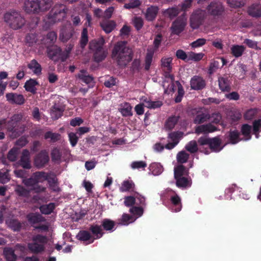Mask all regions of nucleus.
I'll list each match as a JSON object with an SVG mask.
<instances>
[{"label": "nucleus", "instance_id": "1", "mask_svg": "<svg viewBox=\"0 0 261 261\" xmlns=\"http://www.w3.org/2000/svg\"><path fill=\"white\" fill-rule=\"evenodd\" d=\"M134 53L131 48L127 45V42H118L114 46L111 54L112 59L121 68H125L132 60Z\"/></svg>", "mask_w": 261, "mask_h": 261}, {"label": "nucleus", "instance_id": "2", "mask_svg": "<svg viewBox=\"0 0 261 261\" xmlns=\"http://www.w3.org/2000/svg\"><path fill=\"white\" fill-rule=\"evenodd\" d=\"M4 21L13 30L21 29L25 24L26 20L21 13L16 10H11L3 15Z\"/></svg>", "mask_w": 261, "mask_h": 261}, {"label": "nucleus", "instance_id": "3", "mask_svg": "<svg viewBox=\"0 0 261 261\" xmlns=\"http://www.w3.org/2000/svg\"><path fill=\"white\" fill-rule=\"evenodd\" d=\"M22 116L20 114H16L13 115L9 120L6 119L0 120V130L5 128L8 132L12 133V136L15 138L19 136L22 132L19 128V122L22 119Z\"/></svg>", "mask_w": 261, "mask_h": 261}, {"label": "nucleus", "instance_id": "4", "mask_svg": "<svg viewBox=\"0 0 261 261\" xmlns=\"http://www.w3.org/2000/svg\"><path fill=\"white\" fill-rule=\"evenodd\" d=\"M32 241L27 245L29 250L34 254H39L44 251L48 239L45 236L37 234L32 237Z\"/></svg>", "mask_w": 261, "mask_h": 261}, {"label": "nucleus", "instance_id": "5", "mask_svg": "<svg viewBox=\"0 0 261 261\" xmlns=\"http://www.w3.org/2000/svg\"><path fill=\"white\" fill-rule=\"evenodd\" d=\"M27 10L33 13H39L40 11H45L51 7L50 0H28L25 3Z\"/></svg>", "mask_w": 261, "mask_h": 261}, {"label": "nucleus", "instance_id": "6", "mask_svg": "<svg viewBox=\"0 0 261 261\" xmlns=\"http://www.w3.org/2000/svg\"><path fill=\"white\" fill-rule=\"evenodd\" d=\"M67 10L66 6L64 5H55L48 15L49 23L53 24L63 20L66 16Z\"/></svg>", "mask_w": 261, "mask_h": 261}, {"label": "nucleus", "instance_id": "7", "mask_svg": "<svg viewBox=\"0 0 261 261\" xmlns=\"http://www.w3.org/2000/svg\"><path fill=\"white\" fill-rule=\"evenodd\" d=\"M198 143L201 146L208 145L212 151L219 152L222 149L221 140L217 137L212 138L201 137L198 139Z\"/></svg>", "mask_w": 261, "mask_h": 261}, {"label": "nucleus", "instance_id": "8", "mask_svg": "<svg viewBox=\"0 0 261 261\" xmlns=\"http://www.w3.org/2000/svg\"><path fill=\"white\" fill-rule=\"evenodd\" d=\"M47 54L48 57L55 61L61 60L62 62H64L68 58L67 54L63 52L61 47L57 46L47 47Z\"/></svg>", "mask_w": 261, "mask_h": 261}, {"label": "nucleus", "instance_id": "9", "mask_svg": "<svg viewBox=\"0 0 261 261\" xmlns=\"http://www.w3.org/2000/svg\"><path fill=\"white\" fill-rule=\"evenodd\" d=\"M205 17V11L201 9H197L194 11L190 17L191 27L197 29L202 24Z\"/></svg>", "mask_w": 261, "mask_h": 261}, {"label": "nucleus", "instance_id": "10", "mask_svg": "<svg viewBox=\"0 0 261 261\" xmlns=\"http://www.w3.org/2000/svg\"><path fill=\"white\" fill-rule=\"evenodd\" d=\"M206 10L209 15L215 17L222 15L224 8L221 2L215 0L207 6Z\"/></svg>", "mask_w": 261, "mask_h": 261}, {"label": "nucleus", "instance_id": "11", "mask_svg": "<svg viewBox=\"0 0 261 261\" xmlns=\"http://www.w3.org/2000/svg\"><path fill=\"white\" fill-rule=\"evenodd\" d=\"M192 114L195 115L193 119V123L196 124H202L206 122L210 118V114L203 112L201 108L192 110Z\"/></svg>", "mask_w": 261, "mask_h": 261}, {"label": "nucleus", "instance_id": "12", "mask_svg": "<svg viewBox=\"0 0 261 261\" xmlns=\"http://www.w3.org/2000/svg\"><path fill=\"white\" fill-rule=\"evenodd\" d=\"M186 24V20L184 17H178L172 23L171 27L172 33L179 35L184 30Z\"/></svg>", "mask_w": 261, "mask_h": 261}, {"label": "nucleus", "instance_id": "13", "mask_svg": "<svg viewBox=\"0 0 261 261\" xmlns=\"http://www.w3.org/2000/svg\"><path fill=\"white\" fill-rule=\"evenodd\" d=\"M49 161V156L45 150H41L35 157L34 164L35 166L40 168L45 166Z\"/></svg>", "mask_w": 261, "mask_h": 261}, {"label": "nucleus", "instance_id": "14", "mask_svg": "<svg viewBox=\"0 0 261 261\" xmlns=\"http://www.w3.org/2000/svg\"><path fill=\"white\" fill-rule=\"evenodd\" d=\"M74 33V29L72 27H64L60 30L59 39L61 42L66 43L73 37Z\"/></svg>", "mask_w": 261, "mask_h": 261}, {"label": "nucleus", "instance_id": "15", "mask_svg": "<svg viewBox=\"0 0 261 261\" xmlns=\"http://www.w3.org/2000/svg\"><path fill=\"white\" fill-rule=\"evenodd\" d=\"M206 86V82L203 77L195 75L190 80L191 88L194 90H201Z\"/></svg>", "mask_w": 261, "mask_h": 261}, {"label": "nucleus", "instance_id": "16", "mask_svg": "<svg viewBox=\"0 0 261 261\" xmlns=\"http://www.w3.org/2000/svg\"><path fill=\"white\" fill-rule=\"evenodd\" d=\"M7 100L11 104L22 105L25 102V98L23 95L16 93H8L6 94Z\"/></svg>", "mask_w": 261, "mask_h": 261}, {"label": "nucleus", "instance_id": "17", "mask_svg": "<svg viewBox=\"0 0 261 261\" xmlns=\"http://www.w3.org/2000/svg\"><path fill=\"white\" fill-rule=\"evenodd\" d=\"M22 182L28 187H30L31 190H35L36 192H43L45 188L38 185L37 180L33 175L30 178L23 179Z\"/></svg>", "mask_w": 261, "mask_h": 261}, {"label": "nucleus", "instance_id": "18", "mask_svg": "<svg viewBox=\"0 0 261 261\" xmlns=\"http://www.w3.org/2000/svg\"><path fill=\"white\" fill-rule=\"evenodd\" d=\"M217 130L216 126L213 125L212 123H209L206 124H201L198 125L195 128V133L199 135L201 134H206L210 133H213Z\"/></svg>", "mask_w": 261, "mask_h": 261}, {"label": "nucleus", "instance_id": "19", "mask_svg": "<svg viewBox=\"0 0 261 261\" xmlns=\"http://www.w3.org/2000/svg\"><path fill=\"white\" fill-rule=\"evenodd\" d=\"M89 230V231L91 232V234L92 236V239L90 242V243H93L95 240L101 238L105 233L101 228V226L97 224L90 225Z\"/></svg>", "mask_w": 261, "mask_h": 261}, {"label": "nucleus", "instance_id": "20", "mask_svg": "<svg viewBox=\"0 0 261 261\" xmlns=\"http://www.w3.org/2000/svg\"><path fill=\"white\" fill-rule=\"evenodd\" d=\"M231 82L229 79V76L225 75L218 78V84L220 89L221 91L229 92L231 90Z\"/></svg>", "mask_w": 261, "mask_h": 261}, {"label": "nucleus", "instance_id": "21", "mask_svg": "<svg viewBox=\"0 0 261 261\" xmlns=\"http://www.w3.org/2000/svg\"><path fill=\"white\" fill-rule=\"evenodd\" d=\"M19 164L24 169H31L30 154L28 149H24L22 151V155L19 161Z\"/></svg>", "mask_w": 261, "mask_h": 261}, {"label": "nucleus", "instance_id": "22", "mask_svg": "<svg viewBox=\"0 0 261 261\" xmlns=\"http://www.w3.org/2000/svg\"><path fill=\"white\" fill-rule=\"evenodd\" d=\"M81 82L88 85L94 83V77L88 74L87 71L85 69H82L80 72L76 75Z\"/></svg>", "mask_w": 261, "mask_h": 261}, {"label": "nucleus", "instance_id": "23", "mask_svg": "<svg viewBox=\"0 0 261 261\" xmlns=\"http://www.w3.org/2000/svg\"><path fill=\"white\" fill-rule=\"evenodd\" d=\"M247 13L253 17L258 18L261 17V4H252L248 7Z\"/></svg>", "mask_w": 261, "mask_h": 261}, {"label": "nucleus", "instance_id": "24", "mask_svg": "<svg viewBox=\"0 0 261 261\" xmlns=\"http://www.w3.org/2000/svg\"><path fill=\"white\" fill-rule=\"evenodd\" d=\"M100 26L105 33L108 34L115 28L116 23L114 20H105L100 23Z\"/></svg>", "mask_w": 261, "mask_h": 261}, {"label": "nucleus", "instance_id": "25", "mask_svg": "<svg viewBox=\"0 0 261 261\" xmlns=\"http://www.w3.org/2000/svg\"><path fill=\"white\" fill-rule=\"evenodd\" d=\"M39 85V83L36 80L30 79L26 81L24 85V88L27 91L31 92L33 94H35L37 93L36 86Z\"/></svg>", "mask_w": 261, "mask_h": 261}, {"label": "nucleus", "instance_id": "26", "mask_svg": "<svg viewBox=\"0 0 261 261\" xmlns=\"http://www.w3.org/2000/svg\"><path fill=\"white\" fill-rule=\"evenodd\" d=\"M105 43V39L102 37L98 40H92L89 43V48L94 52L100 50L103 48Z\"/></svg>", "mask_w": 261, "mask_h": 261}, {"label": "nucleus", "instance_id": "27", "mask_svg": "<svg viewBox=\"0 0 261 261\" xmlns=\"http://www.w3.org/2000/svg\"><path fill=\"white\" fill-rule=\"evenodd\" d=\"M158 8L151 6L148 7L146 11L145 18L147 21H151L155 19L158 13Z\"/></svg>", "mask_w": 261, "mask_h": 261}, {"label": "nucleus", "instance_id": "28", "mask_svg": "<svg viewBox=\"0 0 261 261\" xmlns=\"http://www.w3.org/2000/svg\"><path fill=\"white\" fill-rule=\"evenodd\" d=\"M76 238L83 242H89V244L90 242L92 240V236L90 232L87 230H80L79 233L76 235Z\"/></svg>", "mask_w": 261, "mask_h": 261}, {"label": "nucleus", "instance_id": "29", "mask_svg": "<svg viewBox=\"0 0 261 261\" xmlns=\"http://www.w3.org/2000/svg\"><path fill=\"white\" fill-rule=\"evenodd\" d=\"M28 67L32 70L34 74L37 75L41 73V66L35 59L31 61L30 63L28 65Z\"/></svg>", "mask_w": 261, "mask_h": 261}, {"label": "nucleus", "instance_id": "30", "mask_svg": "<svg viewBox=\"0 0 261 261\" xmlns=\"http://www.w3.org/2000/svg\"><path fill=\"white\" fill-rule=\"evenodd\" d=\"M64 111V109L62 107L56 105L54 106L51 109L50 115L51 118L54 120L58 119L63 115Z\"/></svg>", "mask_w": 261, "mask_h": 261}, {"label": "nucleus", "instance_id": "31", "mask_svg": "<svg viewBox=\"0 0 261 261\" xmlns=\"http://www.w3.org/2000/svg\"><path fill=\"white\" fill-rule=\"evenodd\" d=\"M172 58H163L161 60L162 67L163 70L167 73H169L172 71L171 63Z\"/></svg>", "mask_w": 261, "mask_h": 261}, {"label": "nucleus", "instance_id": "32", "mask_svg": "<svg viewBox=\"0 0 261 261\" xmlns=\"http://www.w3.org/2000/svg\"><path fill=\"white\" fill-rule=\"evenodd\" d=\"M100 226L106 231H113L114 230L115 222L109 219H104L102 221Z\"/></svg>", "mask_w": 261, "mask_h": 261}, {"label": "nucleus", "instance_id": "33", "mask_svg": "<svg viewBox=\"0 0 261 261\" xmlns=\"http://www.w3.org/2000/svg\"><path fill=\"white\" fill-rule=\"evenodd\" d=\"M188 170L182 165H179L174 169V176L175 178H177L180 177H183L185 174H187Z\"/></svg>", "mask_w": 261, "mask_h": 261}, {"label": "nucleus", "instance_id": "34", "mask_svg": "<svg viewBox=\"0 0 261 261\" xmlns=\"http://www.w3.org/2000/svg\"><path fill=\"white\" fill-rule=\"evenodd\" d=\"M245 50V47L243 45H236L231 48V53L236 58L241 57Z\"/></svg>", "mask_w": 261, "mask_h": 261}, {"label": "nucleus", "instance_id": "35", "mask_svg": "<svg viewBox=\"0 0 261 261\" xmlns=\"http://www.w3.org/2000/svg\"><path fill=\"white\" fill-rule=\"evenodd\" d=\"M8 226L14 231H19L22 227V223L17 219H11L8 222Z\"/></svg>", "mask_w": 261, "mask_h": 261}, {"label": "nucleus", "instance_id": "36", "mask_svg": "<svg viewBox=\"0 0 261 261\" xmlns=\"http://www.w3.org/2000/svg\"><path fill=\"white\" fill-rule=\"evenodd\" d=\"M178 121V118L175 116L169 117L166 121L165 128L166 130H171L176 124Z\"/></svg>", "mask_w": 261, "mask_h": 261}, {"label": "nucleus", "instance_id": "37", "mask_svg": "<svg viewBox=\"0 0 261 261\" xmlns=\"http://www.w3.org/2000/svg\"><path fill=\"white\" fill-rule=\"evenodd\" d=\"M4 254L7 261H15L17 259V256L14 253V250L11 248L5 249Z\"/></svg>", "mask_w": 261, "mask_h": 261}, {"label": "nucleus", "instance_id": "38", "mask_svg": "<svg viewBox=\"0 0 261 261\" xmlns=\"http://www.w3.org/2000/svg\"><path fill=\"white\" fill-rule=\"evenodd\" d=\"M61 135L59 133H53L51 131H48L44 134V139L45 140L50 139V141L55 143L60 140Z\"/></svg>", "mask_w": 261, "mask_h": 261}, {"label": "nucleus", "instance_id": "39", "mask_svg": "<svg viewBox=\"0 0 261 261\" xmlns=\"http://www.w3.org/2000/svg\"><path fill=\"white\" fill-rule=\"evenodd\" d=\"M170 201L172 204L176 206L175 212H179L182 207L181 199L177 194H175L170 197Z\"/></svg>", "mask_w": 261, "mask_h": 261}, {"label": "nucleus", "instance_id": "40", "mask_svg": "<svg viewBox=\"0 0 261 261\" xmlns=\"http://www.w3.org/2000/svg\"><path fill=\"white\" fill-rule=\"evenodd\" d=\"M107 56V51L103 48L96 51L94 53L93 57L94 60L97 62H100L105 60Z\"/></svg>", "mask_w": 261, "mask_h": 261}, {"label": "nucleus", "instance_id": "41", "mask_svg": "<svg viewBox=\"0 0 261 261\" xmlns=\"http://www.w3.org/2000/svg\"><path fill=\"white\" fill-rule=\"evenodd\" d=\"M135 187V184L132 180H124L121 184V186L120 187L119 190L121 192H124L129 191L130 190H133Z\"/></svg>", "mask_w": 261, "mask_h": 261}, {"label": "nucleus", "instance_id": "42", "mask_svg": "<svg viewBox=\"0 0 261 261\" xmlns=\"http://www.w3.org/2000/svg\"><path fill=\"white\" fill-rule=\"evenodd\" d=\"M176 179V185L178 188H186L191 186L190 181L185 177H180Z\"/></svg>", "mask_w": 261, "mask_h": 261}, {"label": "nucleus", "instance_id": "43", "mask_svg": "<svg viewBox=\"0 0 261 261\" xmlns=\"http://www.w3.org/2000/svg\"><path fill=\"white\" fill-rule=\"evenodd\" d=\"M33 175L38 184L47 180L49 176L47 173L43 171L36 172L33 173Z\"/></svg>", "mask_w": 261, "mask_h": 261}, {"label": "nucleus", "instance_id": "44", "mask_svg": "<svg viewBox=\"0 0 261 261\" xmlns=\"http://www.w3.org/2000/svg\"><path fill=\"white\" fill-rule=\"evenodd\" d=\"M239 137L240 133L238 130H230L229 133V140L232 144H235L241 140Z\"/></svg>", "mask_w": 261, "mask_h": 261}, {"label": "nucleus", "instance_id": "45", "mask_svg": "<svg viewBox=\"0 0 261 261\" xmlns=\"http://www.w3.org/2000/svg\"><path fill=\"white\" fill-rule=\"evenodd\" d=\"M88 42V30L87 28H84L81 35L80 41V47L84 49Z\"/></svg>", "mask_w": 261, "mask_h": 261}, {"label": "nucleus", "instance_id": "46", "mask_svg": "<svg viewBox=\"0 0 261 261\" xmlns=\"http://www.w3.org/2000/svg\"><path fill=\"white\" fill-rule=\"evenodd\" d=\"M252 126L248 124H243L241 127V133L246 138V140H250L251 138Z\"/></svg>", "mask_w": 261, "mask_h": 261}, {"label": "nucleus", "instance_id": "47", "mask_svg": "<svg viewBox=\"0 0 261 261\" xmlns=\"http://www.w3.org/2000/svg\"><path fill=\"white\" fill-rule=\"evenodd\" d=\"M55 208V204L53 203H50L48 204L41 206L40 210L42 214L48 215L51 214Z\"/></svg>", "mask_w": 261, "mask_h": 261}, {"label": "nucleus", "instance_id": "48", "mask_svg": "<svg viewBox=\"0 0 261 261\" xmlns=\"http://www.w3.org/2000/svg\"><path fill=\"white\" fill-rule=\"evenodd\" d=\"M149 169L155 175L161 174L163 170L162 166L160 164L155 163L150 164Z\"/></svg>", "mask_w": 261, "mask_h": 261}, {"label": "nucleus", "instance_id": "49", "mask_svg": "<svg viewBox=\"0 0 261 261\" xmlns=\"http://www.w3.org/2000/svg\"><path fill=\"white\" fill-rule=\"evenodd\" d=\"M153 55V51L148 50L145 59L144 68L146 70H148L150 69Z\"/></svg>", "mask_w": 261, "mask_h": 261}, {"label": "nucleus", "instance_id": "50", "mask_svg": "<svg viewBox=\"0 0 261 261\" xmlns=\"http://www.w3.org/2000/svg\"><path fill=\"white\" fill-rule=\"evenodd\" d=\"M57 39V33L54 31L48 32L44 38V40L49 44H54Z\"/></svg>", "mask_w": 261, "mask_h": 261}, {"label": "nucleus", "instance_id": "51", "mask_svg": "<svg viewBox=\"0 0 261 261\" xmlns=\"http://www.w3.org/2000/svg\"><path fill=\"white\" fill-rule=\"evenodd\" d=\"M186 149L191 153H194L198 151L197 143L195 140L190 141L185 146Z\"/></svg>", "mask_w": 261, "mask_h": 261}, {"label": "nucleus", "instance_id": "52", "mask_svg": "<svg viewBox=\"0 0 261 261\" xmlns=\"http://www.w3.org/2000/svg\"><path fill=\"white\" fill-rule=\"evenodd\" d=\"M132 107L128 103L125 104L124 107L120 110L122 115L124 117H129L133 115L132 112Z\"/></svg>", "mask_w": 261, "mask_h": 261}, {"label": "nucleus", "instance_id": "53", "mask_svg": "<svg viewBox=\"0 0 261 261\" xmlns=\"http://www.w3.org/2000/svg\"><path fill=\"white\" fill-rule=\"evenodd\" d=\"M189 158V154L185 151H181L177 154V161L181 164L186 163Z\"/></svg>", "mask_w": 261, "mask_h": 261}, {"label": "nucleus", "instance_id": "54", "mask_svg": "<svg viewBox=\"0 0 261 261\" xmlns=\"http://www.w3.org/2000/svg\"><path fill=\"white\" fill-rule=\"evenodd\" d=\"M50 188L54 191H58L60 190V188L58 186L57 178L56 177L48 176L47 180Z\"/></svg>", "mask_w": 261, "mask_h": 261}, {"label": "nucleus", "instance_id": "55", "mask_svg": "<svg viewBox=\"0 0 261 261\" xmlns=\"http://www.w3.org/2000/svg\"><path fill=\"white\" fill-rule=\"evenodd\" d=\"M29 221L33 224L39 223L42 221V217L36 214H32L28 216Z\"/></svg>", "mask_w": 261, "mask_h": 261}, {"label": "nucleus", "instance_id": "56", "mask_svg": "<svg viewBox=\"0 0 261 261\" xmlns=\"http://www.w3.org/2000/svg\"><path fill=\"white\" fill-rule=\"evenodd\" d=\"M227 2L232 8H240L245 5L244 0H227Z\"/></svg>", "mask_w": 261, "mask_h": 261}, {"label": "nucleus", "instance_id": "57", "mask_svg": "<svg viewBox=\"0 0 261 261\" xmlns=\"http://www.w3.org/2000/svg\"><path fill=\"white\" fill-rule=\"evenodd\" d=\"M179 13V9L174 7L169 8L165 12L166 14L167 15L170 19H173L175 17L178 15Z\"/></svg>", "mask_w": 261, "mask_h": 261}, {"label": "nucleus", "instance_id": "58", "mask_svg": "<svg viewBox=\"0 0 261 261\" xmlns=\"http://www.w3.org/2000/svg\"><path fill=\"white\" fill-rule=\"evenodd\" d=\"M61 156L62 153L59 149L55 148L52 150L51 157L53 161H60L61 159Z\"/></svg>", "mask_w": 261, "mask_h": 261}, {"label": "nucleus", "instance_id": "59", "mask_svg": "<svg viewBox=\"0 0 261 261\" xmlns=\"http://www.w3.org/2000/svg\"><path fill=\"white\" fill-rule=\"evenodd\" d=\"M182 133L180 132H174L168 134V138L170 139L173 142H179V139L181 137Z\"/></svg>", "mask_w": 261, "mask_h": 261}, {"label": "nucleus", "instance_id": "60", "mask_svg": "<svg viewBox=\"0 0 261 261\" xmlns=\"http://www.w3.org/2000/svg\"><path fill=\"white\" fill-rule=\"evenodd\" d=\"M134 221V218L131 215L127 214H123L121 219V223L123 225H127Z\"/></svg>", "mask_w": 261, "mask_h": 261}, {"label": "nucleus", "instance_id": "61", "mask_svg": "<svg viewBox=\"0 0 261 261\" xmlns=\"http://www.w3.org/2000/svg\"><path fill=\"white\" fill-rule=\"evenodd\" d=\"M141 4L139 0H131L129 3L125 4L124 7L128 9H134L139 7Z\"/></svg>", "mask_w": 261, "mask_h": 261}, {"label": "nucleus", "instance_id": "62", "mask_svg": "<svg viewBox=\"0 0 261 261\" xmlns=\"http://www.w3.org/2000/svg\"><path fill=\"white\" fill-rule=\"evenodd\" d=\"M134 25L138 30H140L143 25V19L140 17H135L133 20Z\"/></svg>", "mask_w": 261, "mask_h": 261}, {"label": "nucleus", "instance_id": "63", "mask_svg": "<svg viewBox=\"0 0 261 261\" xmlns=\"http://www.w3.org/2000/svg\"><path fill=\"white\" fill-rule=\"evenodd\" d=\"M206 39L204 38H199L191 43L192 48H197L204 45L206 43Z\"/></svg>", "mask_w": 261, "mask_h": 261}, {"label": "nucleus", "instance_id": "64", "mask_svg": "<svg viewBox=\"0 0 261 261\" xmlns=\"http://www.w3.org/2000/svg\"><path fill=\"white\" fill-rule=\"evenodd\" d=\"M129 212L134 215L141 216L143 213V209L142 207L133 206L129 209Z\"/></svg>", "mask_w": 261, "mask_h": 261}]
</instances>
